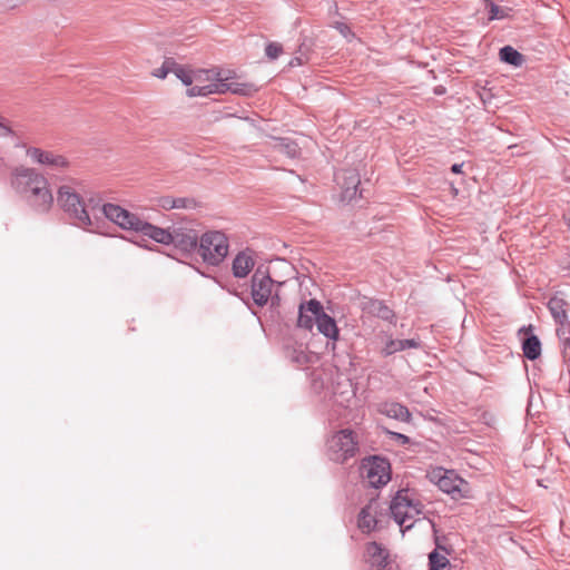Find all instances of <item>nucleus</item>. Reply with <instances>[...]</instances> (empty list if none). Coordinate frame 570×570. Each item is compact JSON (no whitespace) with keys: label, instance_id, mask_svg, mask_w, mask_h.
<instances>
[{"label":"nucleus","instance_id":"obj_1","mask_svg":"<svg viewBox=\"0 0 570 570\" xmlns=\"http://www.w3.org/2000/svg\"><path fill=\"white\" fill-rule=\"evenodd\" d=\"M181 82L187 87L188 97H206L232 92L240 96H250L257 89L252 83L233 81L232 77L217 69H191L185 67L179 70Z\"/></svg>","mask_w":570,"mask_h":570},{"label":"nucleus","instance_id":"obj_2","mask_svg":"<svg viewBox=\"0 0 570 570\" xmlns=\"http://www.w3.org/2000/svg\"><path fill=\"white\" fill-rule=\"evenodd\" d=\"M391 514L401 529H411L423 513L422 503L407 489L400 490L390 505Z\"/></svg>","mask_w":570,"mask_h":570},{"label":"nucleus","instance_id":"obj_3","mask_svg":"<svg viewBox=\"0 0 570 570\" xmlns=\"http://www.w3.org/2000/svg\"><path fill=\"white\" fill-rule=\"evenodd\" d=\"M229 242L219 230H208L199 238L198 254L209 265H219L228 255Z\"/></svg>","mask_w":570,"mask_h":570},{"label":"nucleus","instance_id":"obj_4","mask_svg":"<svg viewBox=\"0 0 570 570\" xmlns=\"http://www.w3.org/2000/svg\"><path fill=\"white\" fill-rule=\"evenodd\" d=\"M428 478L432 483L436 484L441 491L450 494L455 500L472 497L469 483L454 471L434 468L429 471Z\"/></svg>","mask_w":570,"mask_h":570},{"label":"nucleus","instance_id":"obj_5","mask_svg":"<svg viewBox=\"0 0 570 570\" xmlns=\"http://www.w3.org/2000/svg\"><path fill=\"white\" fill-rule=\"evenodd\" d=\"M358 440L351 429H343L334 432L327 440V453L331 460L344 463L356 455Z\"/></svg>","mask_w":570,"mask_h":570},{"label":"nucleus","instance_id":"obj_6","mask_svg":"<svg viewBox=\"0 0 570 570\" xmlns=\"http://www.w3.org/2000/svg\"><path fill=\"white\" fill-rule=\"evenodd\" d=\"M57 194L59 205L75 219L76 225L88 229L95 226L79 194L70 186H60Z\"/></svg>","mask_w":570,"mask_h":570},{"label":"nucleus","instance_id":"obj_7","mask_svg":"<svg viewBox=\"0 0 570 570\" xmlns=\"http://www.w3.org/2000/svg\"><path fill=\"white\" fill-rule=\"evenodd\" d=\"M22 147L24 148L26 156L35 165H39L51 170H63L69 166L68 159L63 155L53 150L42 149L30 145H22Z\"/></svg>","mask_w":570,"mask_h":570},{"label":"nucleus","instance_id":"obj_8","mask_svg":"<svg viewBox=\"0 0 570 570\" xmlns=\"http://www.w3.org/2000/svg\"><path fill=\"white\" fill-rule=\"evenodd\" d=\"M42 176L43 174L33 167L19 165L11 171V186L17 194L23 197L30 191L31 188H35L38 184L43 185Z\"/></svg>","mask_w":570,"mask_h":570},{"label":"nucleus","instance_id":"obj_9","mask_svg":"<svg viewBox=\"0 0 570 570\" xmlns=\"http://www.w3.org/2000/svg\"><path fill=\"white\" fill-rule=\"evenodd\" d=\"M361 470L363 478L375 488L386 484L391 479L389 462L379 456L363 460Z\"/></svg>","mask_w":570,"mask_h":570},{"label":"nucleus","instance_id":"obj_10","mask_svg":"<svg viewBox=\"0 0 570 570\" xmlns=\"http://www.w3.org/2000/svg\"><path fill=\"white\" fill-rule=\"evenodd\" d=\"M101 212L107 219L125 230L138 232L142 222L137 215L116 204H105Z\"/></svg>","mask_w":570,"mask_h":570},{"label":"nucleus","instance_id":"obj_11","mask_svg":"<svg viewBox=\"0 0 570 570\" xmlns=\"http://www.w3.org/2000/svg\"><path fill=\"white\" fill-rule=\"evenodd\" d=\"M275 282L265 274L256 272L252 278V297L256 305L264 306L272 301L274 304L278 299V295L275 292Z\"/></svg>","mask_w":570,"mask_h":570},{"label":"nucleus","instance_id":"obj_12","mask_svg":"<svg viewBox=\"0 0 570 570\" xmlns=\"http://www.w3.org/2000/svg\"><path fill=\"white\" fill-rule=\"evenodd\" d=\"M42 184H38L35 188L24 195L22 198L39 213H48L53 204V195L50 189L47 177L42 176Z\"/></svg>","mask_w":570,"mask_h":570},{"label":"nucleus","instance_id":"obj_13","mask_svg":"<svg viewBox=\"0 0 570 570\" xmlns=\"http://www.w3.org/2000/svg\"><path fill=\"white\" fill-rule=\"evenodd\" d=\"M171 237V244L184 253H191L198 248L200 238L196 229L184 226H174Z\"/></svg>","mask_w":570,"mask_h":570},{"label":"nucleus","instance_id":"obj_14","mask_svg":"<svg viewBox=\"0 0 570 570\" xmlns=\"http://www.w3.org/2000/svg\"><path fill=\"white\" fill-rule=\"evenodd\" d=\"M323 311L322 304L316 299H309L302 303L298 308L297 325L302 328L311 331L316 324V320Z\"/></svg>","mask_w":570,"mask_h":570},{"label":"nucleus","instance_id":"obj_15","mask_svg":"<svg viewBox=\"0 0 570 570\" xmlns=\"http://www.w3.org/2000/svg\"><path fill=\"white\" fill-rule=\"evenodd\" d=\"M549 311L551 312L554 321L561 325L558 333L564 341L570 340V322L568 321L566 312V302L560 297H552L548 303Z\"/></svg>","mask_w":570,"mask_h":570},{"label":"nucleus","instance_id":"obj_16","mask_svg":"<svg viewBox=\"0 0 570 570\" xmlns=\"http://www.w3.org/2000/svg\"><path fill=\"white\" fill-rule=\"evenodd\" d=\"M256 264L255 253L249 249H243L236 254L232 263V272L236 278H245L249 275Z\"/></svg>","mask_w":570,"mask_h":570},{"label":"nucleus","instance_id":"obj_17","mask_svg":"<svg viewBox=\"0 0 570 570\" xmlns=\"http://www.w3.org/2000/svg\"><path fill=\"white\" fill-rule=\"evenodd\" d=\"M336 180L342 186V197L346 200L354 199L360 184L358 175L354 170H343L336 174Z\"/></svg>","mask_w":570,"mask_h":570},{"label":"nucleus","instance_id":"obj_18","mask_svg":"<svg viewBox=\"0 0 570 570\" xmlns=\"http://www.w3.org/2000/svg\"><path fill=\"white\" fill-rule=\"evenodd\" d=\"M138 232L163 245H170L173 242L171 228H163L142 220Z\"/></svg>","mask_w":570,"mask_h":570},{"label":"nucleus","instance_id":"obj_19","mask_svg":"<svg viewBox=\"0 0 570 570\" xmlns=\"http://www.w3.org/2000/svg\"><path fill=\"white\" fill-rule=\"evenodd\" d=\"M334 402L342 407H350L355 402V391L348 379L337 382L333 392Z\"/></svg>","mask_w":570,"mask_h":570},{"label":"nucleus","instance_id":"obj_20","mask_svg":"<svg viewBox=\"0 0 570 570\" xmlns=\"http://www.w3.org/2000/svg\"><path fill=\"white\" fill-rule=\"evenodd\" d=\"M367 562L373 570H382L387 563V552L376 542H371L366 547Z\"/></svg>","mask_w":570,"mask_h":570},{"label":"nucleus","instance_id":"obj_21","mask_svg":"<svg viewBox=\"0 0 570 570\" xmlns=\"http://www.w3.org/2000/svg\"><path fill=\"white\" fill-rule=\"evenodd\" d=\"M420 347L419 341L414 338L410 340H394L391 336H386L384 346L381 350V353L384 356L392 355L396 352L404 351L407 348H417Z\"/></svg>","mask_w":570,"mask_h":570},{"label":"nucleus","instance_id":"obj_22","mask_svg":"<svg viewBox=\"0 0 570 570\" xmlns=\"http://www.w3.org/2000/svg\"><path fill=\"white\" fill-rule=\"evenodd\" d=\"M316 326L325 337L336 341L338 338V328L333 317L327 315L324 309L316 320Z\"/></svg>","mask_w":570,"mask_h":570},{"label":"nucleus","instance_id":"obj_23","mask_svg":"<svg viewBox=\"0 0 570 570\" xmlns=\"http://www.w3.org/2000/svg\"><path fill=\"white\" fill-rule=\"evenodd\" d=\"M376 525V504L370 503L358 514V528L363 532H371Z\"/></svg>","mask_w":570,"mask_h":570},{"label":"nucleus","instance_id":"obj_24","mask_svg":"<svg viewBox=\"0 0 570 570\" xmlns=\"http://www.w3.org/2000/svg\"><path fill=\"white\" fill-rule=\"evenodd\" d=\"M380 412L402 422H407L411 417L409 410L400 403H385L381 406Z\"/></svg>","mask_w":570,"mask_h":570},{"label":"nucleus","instance_id":"obj_25","mask_svg":"<svg viewBox=\"0 0 570 570\" xmlns=\"http://www.w3.org/2000/svg\"><path fill=\"white\" fill-rule=\"evenodd\" d=\"M185 66L177 63L174 59H166L161 67L155 69L153 71V76L159 79H165L168 73H174L179 80H181V76L179 70H184Z\"/></svg>","mask_w":570,"mask_h":570},{"label":"nucleus","instance_id":"obj_26","mask_svg":"<svg viewBox=\"0 0 570 570\" xmlns=\"http://www.w3.org/2000/svg\"><path fill=\"white\" fill-rule=\"evenodd\" d=\"M500 58L502 61L520 67L523 63V56L510 46H505L500 50Z\"/></svg>","mask_w":570,"mask_h":570},{"label":"nucleus","instance_id":"obj_27","mask_svg":"<svg viewBox=\"0 0 570 570\" xmlns=\"http://www.w3.org/2000/svg\"><path fill=\"white\" fill-rule=\"evenodd\" d=\"M522 350L529 360H535L541 354V343L537 336H530L523 342Z\"/></svg>","mask_w":570,"mask_h":570},{"label":"nucleus","instance_id":"obj_28","mask_svg":"<svg viewBox=\"0 0 570 570\" xmlns=\"http://www.w3.org/2000/svg\"><path fill=\"white\" fill-rule=\"evenodd\" d=\"M430 569L429 570H446L448 559L443 554L433 551L429 556Z\"/></svg>","mask_w":570,"mask_h":570},{"label":"nucleus","instance_id":"obj_29","mask_svg":"<svg viewBox=\"0 0 570 570\" xmlns=\"http://www.w3.org/2000/svg\"><path fill=\"white\" fill-rule=\"evenodd\" d=\"M277 148L282 154H284L291 158H295L299 154V148H298L297 144H295L293 141H287L285 139L279 141V144L277 145Z\"/></svg>","mask_w":570,"mask_h":570},{"label":"nucleus","instance_id":"obj_30","mask_svg":"<svg viewBox=\"0 0 570 570\" xmlns=\"http://www.w3.org/2000/svg\"><path fill=\"white\" fill-rule=\"evenodd\" d=\"M485 1L490 4V20L503 19L509 14L510 9L499 7L489 0Z\"/></svg>","mask_w":570,"mask_h":570},{"label":"nucleus","instance_id":"obj_31","mask_svg":"<svg viewBox=\"0 0 570 570\" xmlns=\"http://www.w3.org/2000/svg\"><path fill=\"white\" fill-rule=\"evenodd\" d=\"M198 203L194 198L177 197L175 198V209H195Z\"/></svg>","mask_w":570,"mask_h":570},{"label":"nucleus","instance_id":"obj_32","mask_svg":"<svg viewBox=\"0 0 570 570\" xmlns=\"http://www.w3.org/2000/svg\"><path fill=\"white\" fill-rule=\"evenodd\" d=\"M156 205L164 210L175 209V197L161 196L156 199Z\"/></svg>","mask_w":570,"mask_h":570},{"label":"nucleus","instance_id":"obj_33","mask_svg":"<svg viewBox=\"0 0 570 570\" xmlns=\"http://www.w3.org/2000/svg\"><path fill=\"white\" fill-rule=\"evenodd\" d=\"M266 56L271 59H276L282 52V46L276 42H271L265 49Z\"/></svg>","mask_w":570,"mask_h":570},{"label":"nucleus","instance_id":"obj_34","mask_svg":"<svg viewBox=\"0 0 570 570\" xmlns=\"http://www.w3.org/2000/svg\"><path fill=\"white\" fill-rule=\"evenodd\" d=\"M14 135V131L12 130L10 122L0 116V137H11Z\"/></svg>","mask_w":570,"mask_h":570},{"label":"nucleus","instance_id":"obj_35","mask_svg":"<svg viewBox=\"0 0 570 570\" xmlns=\"http://www.w3.org/2000/svg\"><path fill=\"white\" fill-rule=\"evenodd\" d=\"M391 434L402 444H406L410 441L409 438L404 434L396 433V432H392Z\"/></svg>","mask_w":570,"mask_h":570},{"label":"nucleus","instance_id":"obj_36","mask_svg":"<svg viewBox=\"0 0 570 570\" xmlns=\"http://www.w3.org/2000/svg\"><path fill=\"white\" fill-rule=\"evenodd\" d=\"M379 315L382 317V318H390V316L392 315V311L385 306L381 307L380 311H379Z\"/></svg>","mask_w":570,"mask_h":570},{"label":"nucleus","instance_id":"obj_37","mask_svg":"<svg viewBox=\"0 0 570 570\" xmlns=\"http://www.w3.org/2000/svg\"><path fill=\"white\" fill-rule=\"evenodd\" d=\"M337 29L340 30V32L345 37L347 38V36L350 35V29L347 26L341 23L337 26Z\"/></svg>","mask_w":570,"mask_h":570},{"label":"nucleus","instance_id":"obj_38","mask_svg":"<svg viewBox=\"0 0 570 570\" xmlns=\"http://www.w3.org/2000/svg\"><path fill=\"white\" fill-rule=\"evenodd\" d=\"M462 167H463V164H454L451 168V170L454 173V174H460L462 173Z\"/></svg>","mask_w":570,"mask_h":570},{"label":"nucleus","instance_id":"obj_39","mask_svg":"<svg viewBox=\"0 0 570 570\" xmlns=\"http://www.w3.org/2000/svg\"><path fill=\"white\" fill-rule=\"evenodd\" d=\"M301 63H302V61H301V59H299V58H295V59H293V60L289 62V65H291V66L301 65Z\"/></svg>","mask_w":570,"mask_h":570}]
</instances>
